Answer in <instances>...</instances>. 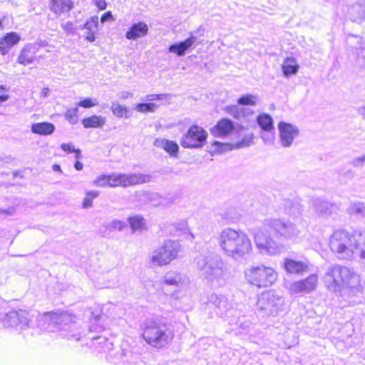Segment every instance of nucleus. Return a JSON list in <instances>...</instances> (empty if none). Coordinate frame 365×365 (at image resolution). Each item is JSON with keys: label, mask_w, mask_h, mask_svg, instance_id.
<instances>
[{"label": "nucleus", "mask_w": 365, "mask_h": 365, "mask_svg": "<svg viewBox=\"0 0 365 365\" xmlns=\"http://www.w3.org/2000/svg\"><path fill=\"white\" fill-rule=\"evenodd\" d=\"M269 230L277 236L294 242L300 239L302 230L293 222L284 219H266L263 228L259 229L254 235L257 247L262 254L274 255L279 254L284 249L282 245L277 243L265 231Z\"/></svg>", "instance_id": "obj_1"}, {"label": "nucleus", "mask_w": 365, "mask_h": 365, "mask_svg": "<svg viewBox=\"0 0 365 365\" xmlns=\"http://www.w3.org/2000/svg\"><path fill=\"white\" fill-rule=\"evenodd\" d=\"M325 287L331 292L341 295L346 291L351 296H361L364 282L352 268L334 264L329 266L324 275Z\"/></svg>", "instance_id": "obj_2"}, {"label": "nucleus", "mask_w": 365, "mask_h": 365, "mask_svg": "<svg viewBox=\"0 0 365 365\" xmlns=\"http://www.w3.org/2000/svg\"><path fill=\"white\" fill-rule=\"evenodd\" d=\"M217 243L222 253L235 261L246 259L252 252L250 238L241 230L222 229L219 232Z\"/></svg>", "instance_id": "obj_3"}, {"label": "nucleus", "mask_w": 365, "mask_h": 365, "mask_svg": "<svg viewBox=\"0 0 365 365\" xmlns=\"http://www.w3.org/2000/svg\"><path fill=\"white\" fill-rule=\"evenodd\" d=\"M73 316L66 313L60 314L47 312L41 315L38 319L41 330L54 331H60V334L68 340L79 341L86 335L81 331V327L73 321Z\"/></svg>", "instance_id": "obj_4"}, {"label": "nucleus", "mask_w": 365, "mask_h": 365, "mask_svg": "<svg viewBox=\"0 0 365 365\" xmlns=\"http://www.w3.org/2000/svg\"><path fill=\"white\" fill-rule=\"evenodd\" d=\"M194 263L202 276L220 285L231 275L227 262L218 255L200 254L195 258Z\"/></svg>", "instance_id": "obj_5"}, {"label": "nucleus", "mask_w": 365, "mask_h": 365, "mask_svg": "<svg viewBox=\"0 0 365 365\" xmlns=\"http://www.w3.org/2000/svg\"><path fill=\"white\" fill-rule=\"evenodd\" d=\"M141 335L145 342L155 348L165 347L173 339L168 323L158 317H147L140 324Z\"/></svg>", "instance_id": "obj_6"}, {"label": "nucleus", "mask_w": 365, "mask_h": 365, "mask_svg": "<svg viewBox=\"0 0 365 365\" xmlns=\"http://www.w3.org/2000/svg\"><path fill=\"white\" fill-rule=\"evenodd\" d=\"M329 247L338 259L351 260L356 255L357 242L353 235L339 229L330 237Z\"/></svg>", "instance_id": "obj_7"}, {"label": "nucleus", "mask_w": 365, "mask_h": 365, "mask_svg": "<svg viewBox=\"0 0 365 365\" xmlns=\"http://www.w3.org/2000/svg\"><path fill=\"white\" fill-rule=\"evenodd\" d=\"M245 275L250 284L258 288L271 286L277 279L275 270L264 265L252 266L246 269Z\"/></svg>", "instance_id": "obj_8"}, {"label": "nucleus", "mask_w": 365, "mask_h": 365, "mask_svg": "<svg viewBox=\"0 0 365 365\" xmlns=\"http://www.w3.org/2000/svg\"><path fill=\"white\" fill-rule=\"evenodd\" d=\"M284 300L272 290L262 293L257 302V309L262 316L277 315L282 310Z\"/></svg>", "instance_id": "obj_9"}, {"label": "nucleus", "mask_w": 365, "mask_h": 365, "mask_svg": "<svg viewBox=\"0 0 365 365\" xmlns=\"http://www.w3.org/2000/svg\"><path fill=\"white\" fill-rule=\"evenodd\" d=\"M180 250V245L178 242L166 240L162 246L153 250L150 261L153 265H167L178 257Z\"/></svg>", "instance_id": "obj_10"}, {"label": "nucleus", "mask_w": 365, "mask_h": 365, "mask_svg": "<svg viewBox=\"0 0 365 365\" xmlns=\"http://www.w3.org/2000/svg\"><path fill=\"white\" fill-rule=\"evenodd\" d=\"M0 322L5 328L13 329L21 332L31 326L29 313L24 309L11 310L7 313H0Z\"/></svg>", "instance_id": "obj_11"}, {"label": "nucleus", "mask_w": 365, "mask_h": 365, "mask_svg": "<svg viewBox=\"0 0 365 365\" xmlns=\"http://www.w3.org/2000/svg\"><path fill=\"white\" fill-rule=\"evenodd\" d=\"M207 137L206 130L197 125H192L187 133L182 135L180 145L185 148H199L202 147Z\"/></svg>", "instance_id": "obj_12"}, {"label": "nucleus", "mask_w": 365, "mask_h": 365, "mask_svg": "<svg viewBox=\"0 0 365 365\" xmlns=\"http://www.w3.org/2000/svg\"><path fill=\"white\" fill-rule=\"evenodd\" d=\"M204 34L205 29L200 26L195 31L191 32L189 37L184 41L171 44L168 47V51L176 54L178 56H183L197 43V37L203 36Z\"/></svg>", "instance_id": "obj_13"}, {"label": "nucleus", "mask_w": 365, "mask_h": 365, "mask_svg": "<svg viewBox=\"0 0 365 365\" xmlns=\"http://www.w3.org/2000/svg\"><path fill=\"white\" fill-rule=\"evenodd\" d=\"M279 130V142L283 148H290L294 142V140L298 137L299 130L297 126L287 123L280 121L278 123Z\"/></svg>", "instance_id": "obj_14"}, {"label": "nucleus", "mask_w": 365, "mask_h": 365, "mask_svg": "<svg viewBox=\"0 0 365 365\" xmlns=\"http://www.w3.org/2000/svg\"><path fill=\"white\" fill-rule=\"evenodd\" d=\"M317 282V276L312 274L304 279L292 283L290 287V290L294 293H309L315 289Z\"/></svg>", "instance_id": "obj_15"}, {"label": "nucleus", "mask_w": 365, "mask_h": 365, "mask_svg": "<svg viewBox=\"0 0 365 365\" xmlns=\"http://www.w3.org/2000/svg\"><path fill=\"white\" fill-rule=\"evenodd\" d=\"M235 130L234 122L227 118H222L210 129V133L216 138H225Z\"/></svg>", "instance_id": "obj_16"}, {"label": "nucleus", "mask_w": 365, "mask_h": 365, "mask_svg": "<svg viewBox=\"0 0 365 365\" xmlns=\"http://www.w3.org/2000/svg\"><path fill=\"white\" fill-rule=\"evenodd\" d=\"M151 180L149 175L140 173L123 174L120 173V186L128 187L138 184L148 182Z\"/></svg>", "instance_id": "obj_17"}, {"label": "nucleus", "mask_w": 365, "mask_h": 365, "mask_svg": "<svg viewBox=\"0 0 365 365\" xmlns=\"http://www.w3.org/2000/svg\"><path fill=\"white\" fill-rule=\"evenodd\" d=\"M148 31V26L145 22L134 23L125 33V38L134 41L147 36Z\"/></svg>", "instance_id": "obj_18"}, {"label": "nucleus", "mask_w": 365, "mask_h": 365, "mask_svg": "<svg viewBox=\"0 0 365 365\" xmlns=\"http://www.w3.org/2000/svg\"><path fill=\"white\" fill-rule=\"evenodd\" d=\"M37 51L36 44H27L21 50L17 62L23 66H27L33 63L36 59V53Z\"/></svg>", "instance_id": "obj_19"}, {"label": "nucleus", "mask_w": 365, "mask_h": 365, "mask_svg": "<svg viewBox=\"0 0 365 365\" xmlns=\"http://www.w3.org/2000/svg\"><path fill=\"white\" fill-rule=\"evenodd\" d=\"M208 300L210 304H212L218 309L217 313L221 316L227 315V312L230 311L231 304L225 296L212 294L209 297Z\"/></svg>", "instance_id": "obj_20"}, {"label": "nucleus", "mask_w": 365, "mask_h": 365, "mask_svg": "<svg viewBox=\"0 0 365 365\" xmlns=\"http://www.w3.org/2000/svg\"><path fill=\"white\" fill-rule=\"evenodd\" d=\"M21 39L20 36L14 31L7 33L0 40V53L2 55L6 54L11 48L17 44Z\"/></svg>", "instance_id": "obj_21"}, {"label": "nucleus", "mask_w": 365, "mask_h": 365, "mask_svg": "<svg viewBox=\"0 0 365 365\" xmlns=\"http://www.w3.org/2000/svg\"><path fill=\"white\" fill-rule=\"evenodd\" d=\"M349 15L352 21L361 22L365 19V0H358L349 9Z\"/></svg>", "instance_id": "obj_22"}, {"label": "nucleus", "mask_w": 365, "mask_h": 365, "mask_svg": "<svg viewBox=\"0 0 365 365\" xmlns=\"http://www.w3.org/2000/svg\"><path fill=\"white\" fill-rule=\"evenodd\" d=\"M83 29L86 30L84 38L89 42H94L96 40V34L98 29V16H91L83 24Z\"/></svg>", "instance_id": "obj_23"}, {"label": "nucleus", "mask_w": 365, "mask_h": 365, "mask_svg": "<svg viewBox=\"0 0 365 365\" xmlns=\"http://www.w3.org/2000/svg\"><path fill=\"white\" fill-rule=\"evenodd\" d=\"M156 148H162L170 156H177L179 151V146L177 143L164 138H157L154 142Z\"/></svg>", "instance_id": "obj_24"}, {"label": "nucleus", "mask_w": 365, "mask_h": 365, "mask_svg": "<svg viewBox=\"0 0 365 365\" xmlns=\"http://www.w3.org/2000/svg\"><path fill=\"white\" fill-rule=\"evenodd\" d=\"M185 276L175 271H169L163 278V284L180 287L184 284Z\"/></svg>", "instance_id": "obj_25"}, {"label": "nucleus", "mask_w": 365, "mask_h": 365, "mask_svg": "<svg viewBox=\"0 0 365 365\" xmlns=\"http://www.w3.org/2000/svg\"><path fill=\"white\" fill-rule=\"evenodd\" d=\"M284 267L287 272L289 274H301L307 271V265L302 262L292 259H285Z\"/></svg>", "instance_id": "obj_26"}, {"label": "nucleus", "mask_w": 365, "mask_h": 365, "mask_svg": "<svg viewBox=\"0 0 365 365\" xmlns=\"http://www.w3.org/2000/svg\"><path fill=\"white\" fill-rule=\"evenodd\" d=\"M73 6L71 0H51V9L56 14L61 15L71 10Z\"/></svg>", "instance_id": "obj_27"}, {"label": "nucleus", "mask_w": 365, "mask_h": 365, "mask_svg": "<svg viewBox=\"0 0 365 365\" xmlns=\"http://www.w3.org/2000/svg\"><path fill=\"white\" fill-rule=\"evenodd\" d=\"M55 130V126L51 123L41 122L33 123L31 131L35 134L48 135L52 134Z\"/></svg>", "instance_id": "obj_28"}, {"label": "nucleus", "mask_w": 365, "mask_h": 365, "mask_svg": "<svg viewBox=\"0 0 365 365\" xmlns=\"http://www.w3.org/2000/svg\"><path fill=\"white\" fill-rule=\"evenodd\" d=\"M106 122L103 116L93 115L82 120V124L85 128H97L103 127Z\"/></svg>", "instance_id": "obj_29"}, {"label": "nucleus", "mask_w": 365, "mask_h": 365, "mask_svg": "<svg viewBox=\"0 0 365 365\" xmlns=\"http://www.w3.org/2000/svg\"><path fill=\"white\" fill-rule=\"evenodd\" d=\"M257 123L264 132H272L274 130L273 119L267 113L259 115L257 117Z\"/></svg>", "instance_id": "obj_30"}, {"label": "nucleus", "mask_w": 365, "mask_h": 365, "mask_svg": "<svg viewBox=\"0 0 365 365\" xmlns=\"http://www.w3.org/2000/svg\"><path fill=\"white\" fill-rule=\"evenodd\" d=\"M219 215L222 223L225 225L235 223L239 219V214L234 207L228 208Z\"/></svg>", "instance_id": "obj_31"}, {"label": "nucleus", "mask_w": 365, "mask_h": 365, "mask_svg": "<svg viewBox=\"0 0 365 365\" xmlns=\"http://www.w3.org/2000/svg\"><path fill=\"white\" fill-rule=\"evenodd\" d=\"M347 212L351 215H356L357 217H364L365 202H351L347 208Z\"/></svg>", "instance_id": "obj_32"}, {"label": "nucleus", "mask_w": 365, "mask_h": 365, "mask_svg": "<svg viewBox=\"0 0 365 365\" xmlns=\"http://www.w3.org/2000/svg\"><path fill=\"white\" fill-rule=\"evenodd\" d=\"M283 73L285 76H289L297 73L299 66L294 58H287L282 65Z\"/></svg>", "instance_id": "obj_33"}, {"label": "nucleus", "mask_w": 365, "mask_h": 365, "mask_svg": "<svg viewBox=\"0 0 365 365\" xmlns=\"http://www.w3.org/2000/svg\"><path fill=\"white\" fill-rule=\"evenodd\" d=\"M133 232L142 231L145 228V220L140 215H135L128 219Z\"/></svg>", "instance_id": "obj_34"}, {"label": "nucleus", "mask_w": 365, "mask_h": 365, "mask_svg": "<svg viewBox=\"0 0 365 365\" xmlns=\"http://www.w3.org/2000/svg\"><path fill=\"white\" fill-rule=\"evenodd\" d=\"M101 311L96 310L95 312H91V324H93V321L95 323L100 322L102 316ZM103 327L100 324H91L89 326V332H99L103 330Z\"/></svg>", "instance_id": "obj_35"}, {"label": "nucleus", "mask_w": 365, "mask_h": 365, "mask_svg": "<svg viewBox=\"0 0 365 365\" xmlns=\"http://www.w3.org/2000/svg\"><path fill=\"white\" fill-rule=\"evenodd\" d=\"M159 107V105L154 103H140L135 106V110L140 113H153Z\"/></svg>", "instance_id": "obj_36"}, {"label": "nucleus", "mask_w": 365, "mask_h": 365, "mask_svg": "<svg viewBox=\"0 0 365 365\" xmlns=\"http://www.w3.org/2000/svg\"><path fill=\"white\" fill-rule=\"evenodd\" d=\"M258 101L257 96L246 94L238 98L237 103L241 106H256Z\"/></svg>", "instance_id": "obj_37"}, {"label": "nucleus", "mask_w": 365, "mask_h": 365, "mask_svg": "<svg viewBox=\"0 0 365 365\" xmlns=\"http://www.w3.org/2000/svg\"><path fill=\"white\" fill-rule=\"evenodd\" d=\"M314 206L315 210L323 215H328L330 213L329 204L327 202L317 199L314 201Z\"/></svg>", "instance_id": "obj_38"}, {"label": "nucleus", "mask_w": 365, "mask_h": 365, "mask_svg": "<svg viewBox=\"0 0 365 365\" xmlns=\"http://www.w3.org/2000/svg\"><path fill=\"white\" fill-rule=\"evenodd\" d=\"M103 226L109 232L114 230L122 231L126 227V223L121 220H114L108 223L105 224Z\"/></svg>", "instance_id": "obj_39"}, {"label": "nucleus", "mask_w": 365, "mask_h": 365, "mask_svg": "<svg viewBox=\"0 0 365 365\" xmlns=\"http://www.w3.org/2000/svg\"><path fill=\"white\" fill-rule=\"evenodd\" d=\"M253 134L247 133L245 134L242 139L236 143H234L236 149L247 148L250 146L253 143Z\"/></svg>", "instance_id": "obj_40"}, {"label": "nucleus", "mask_w": 365, "mask_h": 365, "mask_svg": "<svg viewBox=\"0 0 365 365\" xmlns=\"http://www.w3.org/2000/svg\"><path fill=\"white\" fill-rule=\"evenodd\" d=\"M213 146L215 147V151L217 153H224L236 149L235 144L230 143H220L215 141L213 143Z\"/></svg>", "instance_id": "obj_41"}, {"label": "nucleus", "mask_w": 365, "mask_h": 365, "mask_svg": "<svg viewBox=\"0 0 365 365\" xmlns=\"http://www.w3.org/2000/svg\"><path fill=\"white\" fill-rule=\"evenodd\" d=\"M110 108L113 114L118 118L125 116L128 113L127 108L118 103L113 102Z\"/></svg>", "instance_id": "obj_42"}, {"label": "nucleus", "mask_w": 365, "mask_h": 365, "mask_svg": "<svg viewBox=\"0 0 365 365\" xmlns=\"http://www.w3.org/2000/svg\"><path fill=\"white\" fill-rule=\"evenodd\" d=\"M78 108L68 109L65 113L66 120L72 125L76 124L78 120Z\"/></svg>", "instance_id": "obj_43"}, {"label": "nucleus", "mask_w": 365, "mask_h": 365, "mask_svg": "<svg viewBox=\"0 0 365 365\" xmlns=\"http://www.w3.org/2000/svg\"><path fill=\"white\" fill-rule=\"evenodd\" d=\"M98 195V191H88L86 192V195L83 199L82 206L83 208L86 209L92 207L93 205V200L96 198Z\"/></svg>", "instance_id": "obj_44"}, {"label": "nucleus", "mask_w": 365, "mask_h": 365, "mask_svg": "<svg viewBox=\"0 0 365 365\" xmlns=\"http://www.w3.org/2000/svg\"><path fill=\"white\" fill-rule=\"evenodd\" d=\"M171 98L170 94H148L145 96L144 101L147 102L152 103L154 101H168Z\"/></svg>", "instance_id": "obj_45"}, {"label": "nucleus", "mask_w": 365, "mask_h": 365, "mask_svg": "<svg viewBox=\"0 0 365 365\" xmlns=\"http://www.w3.org/2000/svg\"><path fill=\"white\" fill-rule=\"evenodd\" d=\"M360 235L364 237V242L360 245L357 243L356 256L358 255L362 263L365 264V230L363 232H360Z\"/></svg>", "instance_id": "obj_46"}, {"label": "nucleus", "mask_w": 365, "mask_h": 365, "mask_svg": "<svg viewBox=\"0 0 365 365\" xmlns=\"http://www.w3.org/2000/svg\"><path fill=\"white\" fill-rule=\"evenodd\" d=\"M61 149L68 153H75V158L79 159L81 156V150L76 149L72 143H62L61 145Z\"/></svg>", "instance_id": "obj_47"}, {"label": "nucleus", "mask_w": 365, "mask_h": 365, "mask_svg": "<svg viewBox=\"0 0 365 365\" xmlns=\"http://www.w3.org/2000/svg\"><path fill=\"white\" fill-rule=\"evenodd\" d=\"M93 185L98 187L108 185V175H100L93 181Z\"/></svg>", "instance_id": "obj_48"}, {"label": "nucleus", "mask_w": 365, "mask_h": 365, "mask_svg": "<svg viewBox=\"0 0 365 365\" xmlns=\"http://www.w3.org/2000/svg\"><path fill=\"white\" fill-rule=\"evenodd\" d=\"M108 186H120V174L108 175Z\"/></svg>", "instance_id": "obj_49"}, {"label": "nucleus", "mask_w": 365, "mask_h": 365, "mask_svg": "<svg viewBox=\"0 0 365 365\" xmlns=\"http://www.w3.org/2000/svg\"><path fill=\"white\" fill-rule=\"evenodd\" d=\"M61 26L67 35H74L75 27L71 21H66L65 23H62Z\"/></svg>", "instance_id": "obj_50"}, {"label": "nucleus", "mask_w": 365, "mask_h": 365, "mask_svg": "<svg viewBox=\"0 0 365 365\" xmlns=\"http://www.w3.org/2000/svg\"><path fill=\"white\" fill-rule=\"evenodd\" d=\"M261 138L264 143L269 144L272 143L274 139V133L272 132H264L261 133Z\"/></svg>", "instance_id": "obj_51"}, {"label": "nucleus", "mask_w": 365, "mask_h": 365, "mask_svg": "<svg viewBox=\"0 0 365 365\" xmlns=\"http://www.w3.org/2000/svg\"><path fill=\"white\" fill-rule=\"evenodd\" d=\"M174 227L179 231L185 233L188 230L187 222L185 220H179L173 224Z\"/></svg>", "instance_id": "obj_52"}, {"label": "nucleus", "mask_w": 365, "mask_h": 365, "mask_svg": "<svg viewBox=\"0 0 365 365\" xmlns=\"http://www.w3.org/2000/svg\"><path fill=\"white\" fill-rule=\"evenodd\" d=\"M235 328H240L242 330H247L250 326V322H246L244 317L238 318L235 322Z\"/></svg>", "instance_id": "obj_53"}, {"label": "nucleus", "mask_w": 365, "mask_h": 365, "mask_svg": "<svg viewBox=\"0 0 365 365\" xmlns=\"http://www.w3.org/2000/svg\"><path fill=\"white\" fill-rule=\"evenodd\" d=\"M96 104H97V103L93 102L91 98H84V99L81 100V101H79L77 103V106L85 108H91V107L96 106Z\"/></svg>", "instance_id": "obj_54"}, {"label": "nucleus", "mask_w": 365, "mask_h": 365, "mask_svg": "<svg viewBox=\"0 0 365 365\" xmlns=\"http://www.w3.org/2000/svg\"><path fill=\"white\" fill-rule=\"evenodd\" d=\"M365 163V155L361 157H357L354 158L351 164L355 167V168H361L363 166L364 163Z\"/></svg>", "instance_id": "obj_55"}, {"label": "nucleus", "mask_w": 365, "mask_h": 365, "mask_svg": "<svg viewBox=\"0 0 365 365\" xmlns=\"http://www.w3.org/2000/svg\"><path fill=\"white\" fill-rule=\"evenodd\" d=\"M227 111L229 114L232 115L235 118H240V112L238 110V108L236 106L227 107Z\"/></svg>", "instance_id": "obj_56"}, {"label": "nucleus", "mask_w": 365, "mask_h": 365, "mask_svg": "<svg viewBox=\"0 0 365 365\" xmlns=\"http://www.w3.org/2000/svg\"><path fill=\"white\" fill-rule=\"evenodd\" d=\"M94 4L100 9L105 10L107 6V4L105 0H93Z\"/></svg>", "instance_id": "obj_57"}, {"label": "nucleus", "mask_w": 365, "mask_h": 365, "mask_svg": "<svg viewBox=\"0 0 365 365\" xmlns=\"http://www.w3.org/2000/svg\"><path fill=\"white\" fill-rule=\"evenodd\" d=\"M172 300L178 301L182 299V292L180 290L173 292L170 295Z\"/></svg>", "instance_id": "obj_58"}, {"label": "nucleus", "mask_w": 365, "mask_h": 365, "mask_svg": "<svg viewBox=\"0 0 365 365\" xmlns=\"http://www.w3.org/2000/svg\"><path fill=\"white\" fill-rule=\"evenodd\" d=\"M91 339L93 341H97V343L99 344H102L103 343L108 344L107 339L106 337H102L101 336H91ZM106 346H107L108 348H109L108 344H106Z\"/></svg>", "instance_id": "obj_59"}, {"label": "nucleus", "mask_w": 365, "mask_h": 365, "mask_svg": "<svg viewBox=\"0 0 365 365\" xmlns=\"http://www.w3.org/2000/svg\"><path fill=\"white\" fill-rule=\"evenodd\" d=\"M112 17H113L112 13L110 11H107L101 16V21L102 23H104V22H106V21L110 20L112 19Z\"/></svg>", "instance_id": "obj_60"}, {"label": "nucleus", "mask_w": 365, "mask_h": 365, "mask_svg": "<svg viewBox=\"0 0 365 365\" xmlns=\"http://www.w3.org/2000/svg\"><path fill=\"white\" fill-rule=\"evenodd\" d=\"M14 208H9V209H0V214L4 215H11L14 213Z\"/></svg>", "instance_id": "obj_61"}, {"label": "nucleus", "mask_w": 365, "mask_h": 365, "mask_svg": "<svg viewBox=\"0 0 365 365\" xmlns=\"http://www.w3.org/2000/svg\"><path fill=\"white\" fill-rule=\"evenodd\" d=\"M121 99H128L133 96V93L128 91H123L119 94Z\"/></svg>", "instance_id": "obj_62"}, {"label": "nucleus", "mask_w": 365, "mask_h": 365, "mask_svg": "<svg viewBox=\"0 0 365 365\" xmlns=\"http://www.w3.org/2000/svg\"><path fill=\"white\" fill-rule=\"evenodd\" d=\"M7 276L4 270L0 272V284L4 283L6 280Z\"/></svg>", "instance_id": "obj_63"}, {"label": "nucleus", "mask_w": 365, "mask_h": 365, "mask_svg": "<svg viewBox=\"0 0 365 365\" xmlns=\"http://www.w3.org/2000/svg\"><path fill=\"white\" fill-rule=\"evenodd\" d=\"M358 113L361 115L362 118L365 120V105L358 108Z\"/></svg>", "instance_id": "obj_64"}]
</instances>
